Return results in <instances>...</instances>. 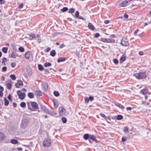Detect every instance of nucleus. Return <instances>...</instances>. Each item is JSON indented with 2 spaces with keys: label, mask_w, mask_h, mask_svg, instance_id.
I'll return each instance as SVG.
<instances>
[{
  "label": "nucleus",
  "mask_w": 151,
  "mask_h": 151,
  "mask_svg": "<svg viewBox=\"0 0 151 151\" xmlns=\"http://www.w3.org/2000/svg\"><path fill=\"white\" fill-rule=\"evenodd\" d=\"M133 76L138 79H143L146 78L147 74L145 72H139L138 73H134Z\"/></svg>",
  "instance_id": "f257e3e1"
},
{
  "label": "nucleus",
  "mask_w": 151,
  "mask_h": 151,
  "mask_svg": "<svg viewBox=\"0 0 151 151\" xmlns=\"http://www.w3.org/2000/svg\"><path fill=\"white\" fill-rule=\"evenodd\" d=\"M43 145L44 147H48L51 146V140L49 138H47L45 139L43 141Z\"/></svg>",
  "instance_id": "f03ea898"
},
{
  "label": "nucleus",
  "mask_w": 151,
  "mask_h": 151,
  "mask_svg": "<svg viewBox=\"0 0 151 151\" xmlns=\"http://www.w3.org/2000/svg\"><path fill=\"white\" fill-rule=\"evenodd\" d=\"M100 40L104 42L115 43V40L111 38H101L100 39Z\"/></svg>",
  "instance_id": "7ed1b4c3"
},
{
  "label": "nucleus",
  "mask_w": 151,
  "mask_h": 151,
  "mask_svg": "<svg viewBox=\"0 0 151 151\" xmlns=\"http://www.w3.org/2000/svg\"><path fill=\"white\" fill-rule=\"evenodd\" d=\"M59 111L60 115V116H65L66 114V111L63 106L59 107Z\"/></svg>",
  "instance_id": "20e7f679"
},
{
  "label": "nucleus",
  "mask_w": 151,
  "mask_h": 151,
  "mask_svg": "<svg viewBox=\"0 0 151 151\" xmlns=\"http://www.w3.org/2000/svg\"><path fill=\"white\" fill-rule=\"evenodd\" d=\"M29 121L27 119H24L22 122L21 127L23 129H24L28 125Z\"/></svg>",
  "instance_id": "39448f33"
},
{
  "label": "nucleus",
  "mask_w": 151,
  "mask_h": 151,
  "mask_svg": "<svg viewBox=\"0 0 151 151\" xmlns=\"http://www.w3.org/2000/svg\"><path fill=\"white\" fill-rule=\"evenodd\" d=\"M25 58L28 60L32 59V53L30 51H28L26 52L24 55Z\"/></svg>",
  "instance_id": "423d86ee"
},
{
  "label": "nucleus",
  "mask_w": 151,
  "mask_h": 151,
  "mask_svg": "<svg viewBox=\"0 0 151 151\" xmlns=\"http://www.w3.org/2000/svg\"><path fill=\"white\" fill-rule=\"evenodd\" d=\"M29 103L31 104V106L32 108L34 109V111L39 109L37 103L35 102L30 101Z\"/></svg>",
  "instance_id": "0eeeda50"
},
{
  "label": "nucleus",
  "mask_w": 151,
  "mask_h": 151,
  "mask_svg": "<svg viewBox=\"0 0 151 151\" xmlns=\"http://www.w3.org/2000/svg\"><path fill=\"white\" fill-rule=\"evenodd\" d=\"M88 140L89 142L92 143L93 141L95 142L96 143H98V141L96 139V138L95 136L93 135H91L90 139H88Z\"/></svg>",
  "instance_id": "6e6552de"
},
{
  "label": "nucleus",
  "mask_w": 151,
  "mask_h": 151,
  "mask_svg": "<svg viewBox=\"0 0 151 151\" xmlns=\"http://www.w3.org/2000/svg\"><path fill=\"white\" fill-rule=\"evenodd\" d=\"M120 44L123 46H128L129 43L127 39L123 38L121 40Z\"/></svg>",
  "instance_id": "1a4fd4ad"
},
{
  "label": "nucleus",
  "mask_w": 151,
  "mask_h": 151,
  "mask_svg": "<svg viewBox=\"0 0 151 151\" xmlns=\"http://www.w3.org/2000/svg\"><path fill=\"white\" fill-rule=\"evenodd\" d=\"M40 108L45 113L47 114L49 110L44 105H41L40 106Z\"/></svg>",
  "instance_id": "9d476101"
},
{
  "label": "nucleus",
  "mask_w": 151,
  "mask_h": 151,
  "mask_svg": "<svg viewBox=\"0 0 151 151\" xmlns=\"http://www.w3.org/2000/svg\"><path fill=\"white\" fill-rule=\"evenodd\" d=\"M127 3L128 1H124L119 3V5L120 7L125 6L127 5Z\"/></svg>",
  "instance_id": "9b49d317"
},
{
  "label": "nucleus",
  "mask_w": 151,
  "mask_h": 151,
  "mask_svg": "<svg viewBox=\"0 0 151 151\" xmlns=\"http://www.w3.org/2000/svg\"><path fill=\"white\" fill-rule=\"evenodd\" d=\"M47 114L50 115L52 116H55L57 114V113L56 112L53 110H52L50 111L49 110L48 111Z\"/></svg>",
  "instance_id": "f8f14e48"
},
{
  "label": "nucleus",
  "mask_w": 151,
  "mask_h": 151,
  "mask_svg": "<svg viewBox=\"0 0 151 151\" xmlns=\"http://www.w3.org/2000/svg\"><path fill=\"white\" fill-rule=\"evenodd\" d=\"M35 93L37 96H40L42 95V92L40 90L36 91H35Z\"/></svg>",
  "instance_id": "ddd939ff"
},
{
  "label": "nucleus",
  "mask_w": 151,
  "mask_h": 151,
  "mask_svg": "<svg viewBox=\"0 0 151 151\" xmlns=\"http://www.w3.org/2000/svg\"><path fill=\"white\" fill-rule=\"evenodd\" d=\"M126 60V57L125 55H123L120 59V63H122Z\"/></svg>",
  "instance_id": "4468645a"
},
{
  "label": "nucleus",
  "mask_w": 151,
  "mask_h": 151,
  "mask_svg": "<svg viewBox=\"0 0 151 151\" xmlns=\"http://www.w3.org/2000/svg\"><path fill=\"white\" fill-rule=\"evenodd\" d=\"M66 60V58L64 57H60L57 60V62L58 63H60L61 62H63L65 61Z\"/></svg>",
  "instance_id": "2eb2a0df"
},
{
  "label": "nucleus",
  "mask_w": 151,
  "mask_h": 151,
  "mask_svg": "<svg viewBox=\"0 0 151 151\" xmlns=\"http://www.w3.org/2000/svg\"><path fill=\"white\" fill-rule=\"evenodd\" d=\"M88 28L92 30H93L94 29V27L93 24L91 23H89L88 24Z\"/></svg>",
  "instance_id": "dca6fc26"
},
{
  "label": "nucleus",
  "mask_w": 151,
  "mask_h": 151,
  "mask_svg": "<svg viewBox=\"0 0 151 151\" xmlns=\"http://www.w3.org/2000/svg\"><path fill=\"white\" fill-rule=\"evenodd\" d=\"M90 135L88 134H85L83 136V138L85 140L89 139Z\"/></svg>",
  "instance_id": "f3484780"
},
{
  "label": "nucleus",
  "mask_w": 151,
  "mask_h": 151,
  "mask_svg": "<svg viewBox=\"0 0 151 151\" xmlns=\"http://www.w3.org/2000/svg\"><path fill=\"white\" fill-rule=\"evenodd\" d=\"M5 138V136L4 134L1 132H0V141L3 140Z\"/></svg>",
  "instance_id": "a211bd4d"
},
{
  "label": "nucleus",
  "mask_w": 151,
  "mask_h": 151,
  "mask_svg": "<svg viewBox=\"0 0 151 151\" xmlns=\"http://www.w3.org/2000/svg\"><path fill=\"white\" fill-rule=\"evenodd\" d=\"M140 92L143 94H146L148 92L147 89L146 88H144Z\"/></svg>",
  "instance_id": "6ab92c4d"
},
{
  "label": "nucleus",
  "mask_w": 151,
  "mask_h": 151,
  "mask_svg": "<svg viewBox=\"0 0 151 151\" xmlns=\"http://www.w3.org/2000/svg\"><path fill=\"white\" fill-rule=\"evenodd\" d=\"M10 54H9V57H10L11 58H15L17 56V55L16 53H15L14 52H13L11 54V56H10Z\"/></svg>",
  "instance_id": "aec40b11"
},
{
  "label": "nucleus",
  "mask_w": 151,
  "mask_h": 151,
  "mask_svg": "<svg viewBox=\"0 0 151 151\" xmlns=\"http://www.w3.org/2000/svg\"><path fill=\"white\" fill-rule=\"evenodd\" d=\"M4 105L6 106H8L9 104V101L7 99L6 97H4Z\"/></svg>",
  "instance_id": "412c9836"
},
{
  "label": "nucleus",
  "mask_w": 151,
  "mask_h": 151,
  "mask_svg": "<svg viewBox=\"0 0 151 151\" xmlns=\"http://www.w3.org/2000/svg\"><path fill=\"white\" fill-rule=\"evenodd\" d=\"M43 89L45 91H46L48 88V85L47 84H43L42 85Z\"/></svg>",
  "instance_id": "4be33fe9"
},
{
  "label": "nucleus",
  "mask_w": 151,
  "mask_h": 151,
  "mask_svg": "<svg viewBox=\"0 0 151 151\" xmlns=\"http://www.w3.org/2000/svg\"><path fill=\"white\" fill-rule=\"evenodd\" d=\"M56 55V52L55 50H53L50 52V55L52 57Z\"/></svg>",
  "instance_id": "5701e85b"
},
{
  "label": "nucleus",
  "mask_w": 151,
  "mask_h": 151,
  "mask_svg": "<svg viewBox=\"0 0 151 151\" xmlns=\"http://www.w3.org/2000/svg\"><path fill=\"white\" fill-rule=\"evenodd\" d=\"M26 96V94L25 93H23L21 94L20 98H19V99L23 100V99Z\"/></svg>",
  "instance_id": "b1692460"
},
{
  "label": "nucleus",
  "mask_w": 151,
  "mask_h": 151,
  "mask_svg": "<svg viewBox=\"0 0 151 151\" xmlns=\"http://www.w3.org/2000/svg\"><path fill=\"white\" fill-rule=\"evenodd\" d=\"M28 96L30 98H33L34 97V94L33 93L29 92L28 94Z\"/></svg>",
  "instance_id": "393cba45"
},
{
  "label": "nucleus",
  "mask_w": 151,
  "mask_h": 151,
  "mask_svg": "<svg viewBox=\"0 0 151 151\" xmlns=\"http://www.w3.org/2000/svg\"><path fill=\"white\" fill-rule=\"evenodd\" d=\"M10 142L13 144H15L18 143V141L15 139H12L10 140Z\"/></svg>",
  "instance_id": "a878e982"
},
{
  "label": "nucleus",
  "mask_w": 151,
  "mask_h": 151,
  "mask_svg": "<svg viewBox=\"0 0 151 151\" xmlns=\"http://www.w3.org/2000/svg\"><path fill=\"white\" fill-rule=\"evenodd\" d=\"M8 47H3L2 49V51L5 53H6L7 52L8 49Z\"/></svg>",
  "instance_id": "bb28decb"
},
{
  "label": "nucleus",
  "mask_w": 151,
  "mask_h": 151,
  "mask_svg": "<svg viewBox=\"0 0 151 151\" xmlns=\"http://www.w3.org/2000/svg\"><path fill=\"white\" fill-rule=\"evenodd\" d=\"M116 106L119 107L120 108L122 109H124V107L120 104H116Z\"/></svg>",
  "instance_id": "cd10ccee"
},
{
  "label": "nucleus",
  "mask_w": 151,
  "mask_h": 151,
  "mask_svg": "<svg viewBox=\"0 0 151 151\" xmlns=\"http://www.w3.org/2000/svg\"><path fill=\"white\" fill-rule=\"evenodd\" d=\"M123 118V116L121 115H118L117 116V118L116 119L118 120H120L122 119Z\"/></svg>",
  "instance_id": "c85d7f7f"
},
{
  "label": "nucleus",
  "mask_w": 151,
  "mask_h": 151,
  "mask_svg": "<svg viewBox=\"0 0 151 151\" xmlns=\"http://www.w3.org/2000/svg\"><path fill=\"white\" fill-rule=\"evenodd\" d=\"M51 64L50 63L47 62L45 63L44 64V66L45 67H47L48 66H51Z\"/></svg>",
  "instance_id": "c756f323"
},
{
  "label": "nucleus",
  "mask_w": 151,
  "mask_h": 151,
  "mask_svg": "<svg viewBox=\"0 0 151 151\" xmlns=\"http://www.w3.org/2000/svg\"><path fill=\"white\" fill-rule=\"evenodd\" d=\"M75 9L74 8H71L69 9L68 12L70 13H73L74 12Z\"/></svg>",
  "instance_id": "7c9ffc66"
},
{
  "label": "nucleus",
  "mask_w": 151,
  "mask_h": 151,
  "mask_svg": "<svg viewBox=\"0 0 151 151\" xmlns=\"http://www.w3.org/2000/svg\"><path fill=\"white\" fill-rule=\"evenodd\" d=\"M38 68L39 70H42L44 69L43 67L41 64H39L38 65Z\"/></svg>",
  "instance_id": "2f4dec72"
},
{
  "label": "nucleus",
  "mask_w": 151,
  "mask_h": 151,
  "mask_svg": "<svg viewBox=\"0 0 151 151\" xmlns=\"http://www.w3.org/2000/svg\"><path fill=\"white\" fill-rule=\"evenodd\" d=\"M20 106L22 108H24L26 106V104L24 102H22L20 104Z\"/></svg>",
  "instance_id": "473e14b6"
},
{
  "label": "nucleus",
  "mask_w": 151,
  "mask_h": 151,
  "mask_svg": "<svg viewBox=\"0 0 151 151\" xmlns=\"http://www.w3.org/2000/svg\"><path fill=\"white\" fill-rule=\"evenodd\" d=\"M68 9L67 7H64L61 9V11L62 12H64L68 11Z\"/></svg>",
  "instance_id": "72a5a7b5"
},
{
  "label": "nucleus",
  "mask_w": 151,
  "mask_h": 151,
  "mask_svg": "<svg viewBox=\"0 0 151 151\" xmlns=\"http://www.w3.org/2000/svg\"><path fill=\"white\" fill-rule=\"evenodd\" d=\"M10 77L13 80H14L16 79L15 76L14 74H12L10 76Z\"/></svg>",
  "instance_id": "f704fd0d"
},
{
  "label": "nucleus",
  "mask_w": 151,
  "mask_h": 151,
  "mask_svg": "<svg viewBox=\"0 0 151 151\" xmlns=\"http://www.w3.org/2000/svg\"><path fill=\"white\" fill-rule=\"evenodd\" d=\"M54 95L58 97L59 96V93L57 91H54L53 92Z\"/></svg>",
  "instance_id": "c9c22d12"
},
{
  "label": "nucleus",
  "mask_w": 151,
  "mask_h": 151,
  "mask_svg": "<svg viewBox=\"0 0 151 151\" xmlns=\"http://www.w3.org/2000/svg\"><path fill=\"white\" fill-rule=\"evenodd\" d=\"M8 89L10 90L12 88V84L10 83H8L6 85Z\"/></svg>",
  "instance_id": "e433bc0d"
},
{
  "label": "nucleus",
  "mask_w": 151,
  "mask_h": 151,
  "mask_svg": "<svg viewBox=\"0 0 151 151\" xmlns=\"http://www.w3.org/2000/svg\"><path fill=\"white\" fill-rule=\"evenodd\" d=\"M124 131L126 133H128L129 132V129L127 127H124Z\"/></svg>",
  "instance_id": "4c0bfd02"
},
{
  "label": "nucleus",
  "mask_w": 151,
  "mask_h": 151,
  "mask_svg": "<svg viewBox=\"0 0 151 151\" xmlns=\"http://www.w3.org/2000/svg\"><path fill=\"white\" fill-rule=\"evenodd\" d=\"M17 83L19 86H22L23 85V83L21 80H18L17 81Z\"/></svg>",
  "instance_id": "58836bf2"
},
{
  "label": "nucleus",
  "mask_w": 151,
  "mask_h": 151,
  "mask_svg": "<svg viewBox=\"0 0 151 151\" xmlns=\"http://www.w3.org/2000/svg\"><path fill=\"white\" fill-rule=\"evenodd\" d=\"M62 120L63 123H65L67 122V119L64 117H63L61 119Z\"/></svg>",
  "instance_id": "ea45409f"
},
{
  "label": "nucleus",
  "mask_w": 151,
  "mask_h": 151,
  "mask_svg": "<svg viewBox=\"0 0 151 151\" xmlns=\"http://www.w3.org/2000/svg\"><path fill=\"white\" fill-rule=\"evenodd\" d=\"M19 51L20 52H22L24 51V47H20L19 48Z\"/></svg>",
  "instance_id": "a19ab883"
},
{
  "label": "nucleus",
  "mask_w": 151,
  "mask_h": 151,
  "mask_svg": "<svg viewBox=\"0 0 151 151\" xmlns=\"http://www.w3.org/2000/svg\"><path fill=\"white\" fill-rule=\"evenodd\" d=\"M22 93L20 90H18L17 92V95L19 96V98H20L21 94Z\"/></svg>",
  "instance_id": "79ce46f5"
},
{
  "label": "nucleus",
  "mask_w": 151,
  "mask_h": 151,
  "mask_svg": "<svg viewBox=\"0 0 151 151\" xmlns=\"http://www.w3.org/2000/svg\"><path fill=\"white\" fill-rule=\"evenodd\" d=\"M27 71L28 74L29 76L31 75V74L32 73V71L30 69H27Z\"/></svg>",
  "instance_id": "37998d69"
},
{
  "label": "nucleus",
  "mask_w": 151,
  "mask_h": 151,
  "mask_svg": "<svg viewBox=\"0 0 151 151\" xmlns=\"http://www.w3.org/2000/svg\"><path fill=\"white\" fill-rule=\"evenodd\" d=\"M7 98L11 102L12 101V97L11 96V95L9 94V95L7 96Z\"/></svg>",
  "instance_id": "c03bdc74"
},
{
  "label": "nucleus",
  "mask_w": 151,
  "mask_h": 151,
  "mask_svg": "<svg viewBox=\"0 0 151 151\" xmlns=\"http://www.w3.org/2000/svg\"><path fill=\"white\" fill-rule=\"evenodd\" d=\"M7 61V59L6 58H4L2 59V64L4 63V65H5V62H6Z\"/></svg>",
  "instance_id": "a18cd8bd"
},
{
  "label": "nucleus",
  "mask_w": 151,
  "mask_h": 151,
  "mask_svg": "<svg viewBox=\"0 0 151 151\" xmlns=\"http://www.w3.org/2000/svg\"><path fill=\"white\" fill-rule=\"evenodd\" d=\"M27 105H28V109L29 110H30L31 111H34L33 109L30 106H29V102H27Z\"/></svg>",
  "instance_id": "49530a36"
},
{
  "label": "nucleus",
  "mask_w": 151,
  "mask_h": 151,
  "mask_svg": "<svg viewBox=\"0 0 151 151\" xmlns=\"http://www.w3.org/2000/svg\"><path fill=\"white\" fill-rule=\"evenodd\" d=\"M79 16V12H78V11H76V13L75 14V17H76V18H77Z\"/></svg>",
  "instance_id": "de8ad7c7"
},
{
  "label": "nucleus",
  "mask_w": 151,
  "mask_h": 151,
  "mask_svg": "<svg viewBox=\"0 0 151 151\" xmlns=\"http://www.w3.org/2000/svg\"><path fill=\"white\" fill-rule=\"evenodd\" d=\"M113 62L115 64H117L118 63V60L116 59H114L113 60Z\"/></svg>",
  "instance_id": "09e8293b"
},
{
  "label": "nucleus",
  "mask_w": 151,
  "mask_h": 151,
  "mask_svg": "<svg viewBox=\"0 0 151 151\" xmlns=\"http://www.w3.org/2000/svg\"><path fill=\"white\" fill-rule=\"evenodd\" d=\"M7 67L6 66H4L3 67L2 69V72H5L7 70Z\"/></svg>",
  "instance_id": "8fccbe9b"
},
{
  "label": "nucleus",
  "mask_w": 151,
  "mask_h": 151,
  "mask_svg": "<svg viewBox=\"0 0 151 151\" xmlns=\"http://www.w3.org/2000/svg\"><path fill=\"white\" fill-rule=\"evenodd\" d=\"M127 140V138L125 137H123L122 138V142H125Z\"/></svg>",
  "instance_id": "3c124183"
},
{
  "label": "nucleus",
  "mask_w": 151,
  "mask_h": 151,
  "mask_svg": "<svg viewBox=\"0 0 151 151\" xmlns=\"http://www.w3.org/2000/svg\"><path fill=\"white\" fill-rule=\"evenodd\" d=\"M89 101V99L88 98H85V101L86 103H88Z\"/></svg>",
  "instance_id": "603ef678"
},
{
  "label": "nucleus",
  "mask_w": 151,
  "mask_h": 151,
  "mask_svg": "<svg viewBox=\"0 0 151 151\" xmlns=\"http://www.w3.org/2000/svg\"><path fill=\"white\" fill-rule=\"evenodd\" d=\"M100 114L101 116L102 117H103L105 119H106L107 118V117L104 114Z\"/></svg>",
  "instance_id": "864d4df0"
},
{
  "label": "nucleus",
  "mask_w": 151,
  "mask_h": 151,
  "mask_svg": "<svg viewBox=\"0 0 151 151\" xmlns=\"http://www.w3.org/2000/svg\"><path fill=\"white\" fill-rule=\"evenodd\" d=\"M16 65V63H12L11 64V66L12 67H14Z\"/></svg>",
  "instance_id": "5fc2aeb1"
},
{
  "label": "nucleus",
  "mask_w": 151,
  "mask_h": 151,
  "mask_svg": "<svg viewBox=\"0 0 151 151\" xmlns=\"http://www.w3.org/2000/svg\"><path fill=\"white\" fill-rule=\"evenodd\" d=\"M50 49V48L49 47H48L45 50V51L46 52H48Z\"/></svg>",
  "instance_id": "6e6d98bb"
},
{
  "label": "nucleus",
  "mask_w": 151,
  "mask_h": 151,
  "mask_svg": "<svg viewBox=\"0 0 151 151\" xmlns=\"http://www.w3.org/2000/svg\"><path fill=\"white\" fill-rule=\"evenodd\" d=\"M29 37H36L35 36V35L34 34H31L29 35Z\"/></svg>",
  "instance_id": "4d7b16f0"
},
{
  "label": "nucleus",
  "mask_w": 151,
  "mask_h": 151,
  "mask_svg": "<svg viewBox=\"0 0 151 151\" xmlns=\"http://www.w3.org/2000/svg\"><path fill=\"white\" fill-rule=\"evenodd\" d=\"M100 35L99 33H96L95 35V37L97 38L99 37Z\"/></svg>",
  "instance_id": "13d9d810"
},
{
  "label": "nucleus",
  "mask_w": 151,
  "mask_h": 151,
  "mask_svg": "<svg viewBox=\"0 0 151 151\" xmlns=\"http://www.w3.org/2000/svg\"><path fill=\"white\" fill-rule=\"evenodd\" d=\"M4 90V88L2 86H0V92H3Z\"/></svg>",
  "instance_id": "bf43d9fd"
},
{
  "label": "nucleus",
  "mask_w": 151,
  "mask_h": 151,
  "mask_svg": "<svg viewBox=\"0 0 151 151\" xmlns=\"http://www.w3.org/2000/svg\"><path fill=\"white\" fill-rule=\"evenodd\" d=\"M65 46V45L64 44H62L60 45V46L59 48H62Z\"/></svg>",
  "instance_id": "052dcab7"
},
{
  "label": "nucleus",
  "mask_w": 151,
  "mask_h": 151,
  "mask_svg": "<svg viewBox=\"0 0 151 151\" xmlns=\"http://www.w3.org/2000/svg\"><path fill=\"white\" fill-rule=\"evenodd\" d=\"M23 4H20L18 6L19 9H21L23 7Z\"/></svg>",
  "instance_id": "680f3d73"
},
{
  "label": "nucleus",
  "mask_w": 151,
  "mask_h": 151,
  "mask_svg": "<svg viewBox=\"0 0 151 151\" xmlns=\"http://www.w3.org/2000/svg\"><path fill=\"white\" fill-rule=\"evenodd\" d=\"M124 17L126 19H127L128 18V15L126 14H124Z\"/></svg>",
  "instance_id": "e2e57ef3"
},
{
  "label": "nucleus",
  "mask_w": 151,
  "mask_h": 151,
  "mask_svg": "<svg viewBox=\"0 0 151 151\" xmlns=\"http://www.w3.org/2000/svg\"><path fill=\"white\" fill-rule=\"evenodd\" d=\"M115 37V36L114 35H111L109 36V38H111V39H113V38H114Z\"/></svg>",
  "instance_id": "0e129e2a"
},
{
  "label": "nucleus",
  "mask_w": 151,
  "mask_h": 151,
  "mask_svg": "<svg viewBox=\"0 0 151 151\" xmlns=\"http://www.w3.org/2000/svg\"><path fill=\"white\" fill-rule=\"evenodd\" d=\"M88 99L89 100H90L91 101H92V100H93V98L92 96H90L89 97Z\"/></svg>",
  "instance_id": "69168bd1"
},
{
  "label": "nucleus",
  "mask_w": 151,
  "mask_h": 151,
  "mask_svg": "<svg viewBox=\"0 0 151 151\" xmlns=\"http://www.w3.org/2000/svg\"><path fill=\"white\" fill-rule=\"evenodd\" d=\"M139 30L138 29H136L134 32V35L136 34L137 32H138Z\"/></svg>",
  "instance_id": "338daca9"
},
{
  "label": "nucleus",
  "mask_w": 151,
  "mask_h": 151,
  "mask_svg": "<svg viewBox=\"0 0 151 151\" xmlns=\"http://www.w3.org/2000/svg\"><path fill=\"white\" fill-rule=\"evenodd\" d=\"M14 107H16L17 106V104L16 103L13 102L12 103Z\"/></svg>",
  "instance_id": "774afa93"
}]
</instances>
